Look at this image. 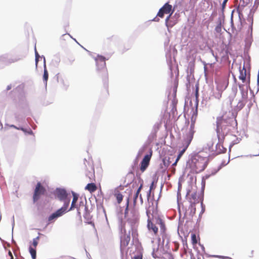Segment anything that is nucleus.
I'll list each match as a JSON object with an SVG mask.
<instances>
[{"instance_id": "obj_31", "label": "nucleus", "mask_w": 259, "mask_h": 259, "mask_svg": "<svg viewBox=\"0 0 259 259\" xmlns=\"http://www.w3.org/2000/svg\"><path fill=\"white\" fill-rule=\"evenodd\" d=\"M200 206H201V211L199 213V217L198 219L197 220L196 225H198L199 226V223L201 221L202 215L204 213L205 211V205L203 202V198L202 199V200L200 202Z\"/></svg>"}, {"instance_id": "obj_3", "label": "nucleus", "mask_w": 259, "mask_h": 259, "mask_svg": "<svg viewBox=\"0 0 259 259\" xmlns=\"http://www.w3.org/2000/svg\"><path fill=\"white\" fill-rule=\"evenodd\" d=\"M129 198H127L126 202V208L124 210V218L126 220L125 224L130 226V228L132 230L133 235L137 233V228L139 223V213L138 210L133 207L129 214L128 209Z\"/></svg>"}, {"instance_id": "obj_30", "label": "nucleus", "mask_w": 259, "mask_h": 259, "mask_svg": "<svg viewBox=\"0 0 259 259\" xmlns=\"http://www.w3.org/2000/svg\"><path fill=\"white\" fill-rule=\"evenodd\" d=\"M23 114H20L18 113H15L14 114L15 118L17 121L20 123H23L25 121V117L28 115H26L24 113Z\"/></svg>"}, {"instance_id": "obj_23", "label": "nucleus", "mask_w": 259, "mask_h": 259, "mask_svg": "<svg viewBox=\"0 0 259 259\" xmlns=\"http://www.w3.org/2000/svg\"><path fill=\"white\" fill-rule=\"evenodd\" d=\"M239 79L241 80L242 82H245L247 80V77L248 76L246 75V70L245 69V67L244 64L243 66L242 69H241V66L239 67Z\"/></svg>"}, {"instance_id": "obj_50", "label": "nucleus", "mask_w": 259, "mask_h": 259, "mask_svg": "<svg viewBox=\"0 0 259 259\" xmlns=\"http://www.w3.org/2000/svg\"><path fill=\"white\" fill-rule=\"evenodd\" d=\"M191 242L193 244L197 243V239L196 235L194 233H192L191 235Z\"/></svg>"}, {"instance_id": "obj_63", "label": "nucleus", "mask_w": 259, "mask_h": 259, "mask_svg": "<svg viewBox=\"0 0 259 259\" xmlns=\"http://www.w3.org/2000/svg\"><path fill=\"white\" fill-rule=\"evenodd\" d=\"M220 170H219V167H218L217 169H213L212 170L211 172V176H214L216 175Z\"/></svg>"}, {"instance_id": "obj_7", "label": "nucleus", "mask_w": 259, "mask_h": 259, "mask_svg": "<svg viewBox=\"0 0 259 259\" xmlns=\"http://www.w3.org/2000/svg\"><path fill=\"white\" fill-rule=\"evenodd\" d=\"M18 107L22 110L23 113L26 115L31 114V111L29 107L28 103L26 100V97L23 93H20L18 96Z\"/></svg>"}, {"instance_id": "obj_13", "label": "nucleus", "mask_w": 259, "mask_h": 259, "mask_svg": "<svg viewBox=\"0 0 259 259\" xmlns=\"http://www.w3.org/2000/svg\"><path fill=\"white\" fill-rule=\"evenodd\" d=\"M253 41V36L251 34H246L245 38V46L244 48V55L247 56L250 58L249 51Z\"/></svg>"}, {"instance_id": "obj_56", "label": "nucleus", "mask_w": 259, "mask_h": 259, "mask_svg": "<svg viewBox=\"0 0 259 259\" xmlns=\"http://www.w3.org/2000/svg\"><path fill=\"white\" fill-rule=\"evenodd\" d=\"M195 94L196 97H197V96H198V95H199V83L198 82H197L195 84Z\"/></svg>"}, {"instance_id": "obj_58", "label": "nucleus", "mask_w": 259, "mask_h": 259, "mask_svg": "<svg viewBox=\"0 0 259 259\" xmlns=\"http://www.w3.org/2000/svg\"><path fill=\"white\" fill-rule=\"evenodd\" d=\"M247 21L251 24L253 23V16L252 14H248V17L247 19Z\"/></svg>"}, {"instance_id": "obj_64", "label": "nucleus", "mask_w": 259, "mask_h": 259, "mask_svg": "<svg viewBox=\"0 0 259 259\" xmlns=\"http://www.w3.org/2000/svg\"><path fill=\"white\" fill-rule=\"evenodd\" d=\"M132 259H143L142 255L140 254H135Z\"/></svg>"}, {"instance_id": "obj_41", "label": "nucleus", "mask_w": 259, "mask_h": 259, "mask_svg": "<svg viewBox=\"0 0 259 259\" xmlns=\"http://www.w3.org/2000/svg\"><path fill=\"white\" fill-rule=\"evenodd\" d=\"M232 90V92L233 93V95L232 96H229V97L230 104H232V102L233 100V98L236 95V94L237 93V88L236 86H233Z\"/></svg>"}, {"instance_id": "obj_39", "label": "nucleus", "mask_w": 259, "mask_h": 259, "mask_svg": "<svg viewBox=\"0 0 259 259\" xmlns=\"http://www.w3.org/2000/svg\"><path fill=\"white\" fill-rule=\"evenodd\" d=\"M137 176L138 177V179L139 180V181L140 182H141V184H140V186L139 187V188L137 189L136 193L139 194H140V192L141 191V190H142V188H143V181L142 180V179L140 177V175L138 174V172H137Z\"/></svg>"}, {"instance_id": "obj_52", "label": "nucleus", "mask_w": 259, "mask_h": 259, "mask_svg": "<svg viewBox=\"0 0 259 259\" xmlns=\"http://www.w3.org/2000/svg\"><path fill=\"white\" fill-rule=\"evenodd\" d=\"M164 14L165 13H164L163 10L161 9V8H160L157 14V16L162 18L164 17Z\"/></svg>"}, {"instance_id": "obj_43", "label": "nucleus", "mask_w": 259, "mask_h": 259, "mask_svg": "<svg viewBox=\"0 0 259 259\" xmlns=\"http://www.w3.org/2000/svg\"><path fill=\"white\" fill-rule=\"evenodd\" d=\"M189 210H190L189 215L192 218L196 213V207L191 206L189 205Z\"/></svg>"}, {"instance_id": "obj_5", "label": "nucleus", "mask_w": 259, "mask_h": 259, "mask_svg": "<svg viewBox=\"0 0 259 259\" xmlns=\"http://www.w3.org/2000/svg\"><path fill=\"white\" fill-rule=\"evenodd\" d=\"M109 59V58H106L103 55H98L95 58L97 70L102 72V77L104 87L108 91V73L106 68L105 61Z\"/></svg>"}, {"instance_id": "obj_54", "label": "nucleus", "mask_w": 259, "mask_h": 259, "mask_svg": "<svg viewBox=\"0 0 259 259\" xmlns=\"http://www.w3.org/2000/svg\"><path fill=\"white\" fill-rule=\"evenodd\" d=\"M160 228V232L161 233H164V232H166V226L165 225V223H163L162 224L159 225Z\"/></svg>"}, {"instance_id": "obj_37", "label": "nucleus", "mask_w": 259, "mask_h": 259, "mask_svg": "<svg viewBox=\"0 0 259 259\" xmlns=\"http://www.w3.org/2000/svg\"><path fill=\"white\" fill-rule=\"evenodd\" d=\"M34 52H35V67H36V69H37L38 61H39V59L43 58V57H41V56L39 55V54H38V52L36 50V47H34Z\"/></svg>"}, {"instance_id": "obj_49", "label": "nucleus", "mask_w": 259, "mask_h": 259, "mask_svg": "<svg viewBox=\"0 0 259 259\" xmlns=\"http://www.w3.org/2000/svg\"><path fill=\"white\" fill-rule=\"evenodd\" d=\"M197 199H198V198H197ZM187 200L189 202L190 206H191L196 207V204L198 203V200H197V201L193 200V201H192V200H191V198H189L188 199H187Z\"/></svg>"}, {"instance_id": "obj_16", "label": "nucleus", "mask_w": 259, "mask_h": 259, "mask_svg": "<svg viewBox=\"0 0 259 259\" xmlns=\"http://www.w3.org/2000/svg\"><path fill=\"white\" fill-rule=\"evenodd\" d=\"M9 54H4L0 56V68H3L5 65L16 62L18 59L9 58Z\"/></svg>"}, {"instance_id": "obj_10", "label": "nucleus", "mask_w": 259, "mask_h": 259, "mask_svg": "<svg viewBox=\"0 0 259 259\" xmlns=\"http://www.w3.org/2000/svg\"><path fill=\"white\" fill-rule=\"evenodd\" d=\"M225 139V135H222L221 136V142L219 141V143L217 144L215 146V152H213L211 154L208 155V158L212 159L217 155L222 154L225 153L227 152V148L223 146V143Z\"/></svg>"}, {"instance_id": "obj_36", "label": "nucleus", "mask_w": 259, "mask_h": 259, "mask_svg": "<svg viewBox=\"0 0 259 259\" xmlns=\"http://www.w3.org/2000/svg\"><path fill=\"white\" fill-rule=\"evenodd\" d=\"M84 189L90 192H94L96 190V185L94 183H89L86 185Z\"/></svg>"}, {"instance_id": "obj_59", "label": "nucleus", "mask_w": 259, "mask_h": 259, "mask_svg": "<svg viewBox=\"0 0 259 259\" xmlns=\"http://www.w3.org/2000/svg\"><path fill=\"white\" fill-rule=\"evenodd\" d=\"M252 31H253V24L252 23H250V25H249V27H248V29L247 31V33L246 34H252Z\"/></svg>"}, {"instance_id": "obj_19", "label": "nucleus", "mask_w": 259, "mask_h": 259, "mask_svg": "<svg viewBox=\"0 0 259 259\" xmlns=\"http://www.w3.org/2000/svg\"><path fill=\"white\" fill-rule=\"evenodd\" d=\"M160 127V124L157 122L155 123L153 125L152 131L148 137V141L150 143L153 142L154 140L156 139L157 136V133L159 130Z\"/></svg>"}, {"instance_id": "obj_46", "label": "nucleus", "mask_w": 259, "mask_h": 259, "mask_svg": "<svg viewBox=\"0 0 259 259\" xmlns=\"http://www.w3.org/2000/svg\"><path fill=\"white\" fill-rule=\"evenodd\" d=\"M161 235L162 236V243L163 244L165 239H167L166 244H168L169 242V239L167 238V235L166 233V232L164 233H161Z\"/></svg>"}, {"instance_id": "obj_25", "label": "nucleus", "mask_w": 259, "mask_h": 259, "mask_svg": "<svg viewBox=\"0 0 259 259\" xmlns=\"http://www.w3.org/2000/svg\"><path fill=\"white\" fill-rule=\"evenodd\" d=\"M238 87L241 92L242 100H247L248 99V92L245 89V84L238 83Z\"/></svg>"}, {"instance_id": "obj_2", "label": "nucleus", "mask_w": 259, "mask_h": 259, "mask_svg": "<svg viewBox=\"0 0 259 259\" xmlns=\"http://www.w3.org/2000/svg\"><path fill=\"white\" fill-rule=\"evenodd\" d=\"M200 151L189 156L190 158L187 162V167L191 169L190 172L199 173L203 171L207 167L210 158L208 156H202L199 154Z\"/></svg>"}, {"instance_id": "obj_29", "label": "nucleus", "mask_w": 259, "mask_h": 259, "mask_svg": "<svg viewBox=\"0 0 259 259\" xmlns=\"http://www.w3.org/2000/svg\"><path fill=\"white\" fill-rule=\"evenodd\" d=\"M161 9L163 10L164 13L165 14H169L171 12H174V10H172V6L169 4L168 2L165 3L164 5L161 7Z\"/></svg>"}, {"instance_id": "obj_28", "label": "nucleus", "mask_w": 259, "mask_h": 259, "mask_svg": "<svg viewBox=\"0 0 259 259\" xmlns=\"http://www.w3.org/2000/svg\"><path fill=\"white\" fill-rule=\"evenodd\" d=\"M183 144L184 146V148L181 151L179 152V154H178L177 157L176 159V162H177L180 160L181 157L183 155L184 153L185 152L186 149L188 148V147L190 145V144H187V141H184V140L183 141Z\"/></svg>"}, {"instance_id": "obj_8", "label": "nucleus", "mask_w": 259, "mask_h": 259, "mask_svg": "<svg viewBox=\"0 0 259 259\" xmlns=\"http://www.w3.org/2000/svg\"><path fill=\"white\" fill-rule=\"evenodd\" d=\"M172 13L173 12H171L170 14L166 17L165 20V25L167 27L168 32H170L171 31L170 29L177 24L180 17L179 14L176 13L172 16Z\"/></svg>"}, {"instance_id": "obj_62", "label": "nucleus", "mask_w": 259, "mask_h": 259, "mask_svg": "<svg viewBox=\"0 0 259 259\" xmlns=\"http://www.w3.org/2000/svg\"><path fill=\"white\" fill-rule=\"evenodd\" d=\"M206 182L204 179H202L201 181V191L205 190Z\"/></svg>"}, {"instance_id": "obj_34", "label": "nucleus", "mask_w": 259, "mask_h": 259, "mask_svg": "<svg viewBox=\"0 0 259 259\" xmlns=\"http://www.w3.org/2000/svg\"><path fill=\"white\" fill-rule=\"evenodd\" d=\"M236 11L238 14L240 24H242V25L243 26L245 24H246V21L243 17L242 12L239 10L238 8L237 9Z\"/></svg>"}, {"instance_id": "obj_44", "label": "nucleus", "mask_w": 259, "mask_h": 259, "mask_svg": "<svg viewBox=\"0 0 259 259\" xmlns=\"http://www.w3.org/2000/svg\"><path fill=\"white\" fill-rule=\"evenodd\" d=\"M6 126H8L10 127H12V128H15L16 130H20V131H21V130H24V127L22 126H17L14 124H7L6 123L5 124Z\"/></svg>"}, {"instance_id": "obj_42", "label": "nucleus", "mask_w": 259, "mask_h": 259, "mask_svg": "<svg viewBox=\"0 0 259 259\" xmlns=\"http://www.w3.org/2000/svg\"><path fill=\"white\" fill-rule=\"evenodd\" d=\"M24 130H21V131H22L25 134V135H34V133L30 127L25 128L24 127Z\"/></svg>"}, {"instance_id": "obj_51", "label": "nucleus", "mask_w": 259, "mask_h": 259, "mask_svg": "<svg viewBox=\"0 0 259 259\" xmlns=\"http://www.w3.org/2000/svg\"><path fill=\"white\" fill-rule=\"evenodd\" d=\"M192 189V185H189V186L186 190L187 192H186V197H185L186 199L189 198H188V196H189L190 195V194L191 192Z\"/></svg>"}, {"instance_id": "obj_15", "label": "nucleus", "mask_w": 259, "mask_h": 259, "mask_svg": "<svg viewBox=\"0 0 259 259\" xmlns=\"http://www.w3.org/2000/svg\"><path fill=\"white\" fill-rule=\"evenodd\" d=\"M147 147L144 145L138 151V153L136 157L134 159L133 161V163L132 165V168L133 169V171H132L131 173L133 174L134 171L138 168V163L139 159L142 156V154L146 150Z\"/></svg>"}, {"instance_id": "obj_38", "label": "nucleus", "mask_w": 259, "mask_h": 259, "mask_svg": "<svg viewBox=\"0 0 259 259\" xmlns=\"http://www.w3.org/2000/svg\"><path fill=\"white\" fill-rule=\"evenodd\" d=\"M193 110V113L191 117V123H193V124H195L196 118L198 115V110L197 108L194 110Z\"/></svg>"}, {"instance_id": "obj_48", "label": "nucleus", "mask_w": 259, "mask_h": 259, "mask_svg": "<svg viewBox=\"0 0 259 259\" xmlns=\"http://www.w3.org/2000/svg\"><path fill=\"white\" fill-rule=\"evenodd\" d=\"M230 160V157L229 156V160L227 163H225V160H223L222 161L221 163L220 164V165L218 166L219 170H221L223 167H224L225 166L227 165L229 163Z\"/></svg>"}, {"instance_id": "obj_32", "label": "nucleus", "mask_w": 259, "mask_h": 259, "mask_svg": "<svg viewBox=\"0 0 259 259\" xmlns=\"http://www.w3.org/2000/svg\"><path fill=\"white\" fill-rule=\"evenodd\" d=\"M247 100H239L238 104L235 108V111L236 112H238L241 110L245 106L246 101Z\"/></svg>"}, {"instance_id": "obj_17", "label": "nucleus", "mask_w": 259, "mask_h": 259, "mask_svg": "<svg viewBox=\"0 0 259 259\" xmlns=\"http://www.w3.org/2000/svg\"><path fill=\"white\" fill-rule=\"evenodd\" d=\"M156 183L157 181H152L150 186V189L147 193V200L149 203H151V205H153L154 204V193L151 194V190L155 188Z\"/></svg>"}, {"instance_id": "obj_45", "label": "nucleus", "mask_w": 259, "mask_h": 259, "mask_svg": "<svg viewBox=\"0 0 259 259\" xmlns=\"http://www.w3.org/2000/svg\"><path fill=\"white\" fill-rule=\"evenodd\" d=\"M245 83V86H246L245 90H246L247 91L248 90H250V89H251L250 86V75H249V77H247V80L246 81L244 82Z\"/></svg>"}, {"instance_id": "obj_47", "label": "nucleus", "mask_w": 259, "mask_h": 259, "mask_svg": "<svg viewBox=\"0 0 259 259\" xmlns=\"http://www.w3.org/2000/svg\"><path fill=\"white\" fill-rule=\"evenodd\" d=\"M188 198H191V200H193L194 201H197V198H199L198 197H197V191H195L193 193H192L190 196H188Z\"/></svg>"}, {"instance_id": "obj_14", "label": "nucleus", "mask_w": 259, "mask_h": 259, "mask_svg": "<svg viewBox=\"0 0 259 259\" xmlns=\"http://www.w3.org/2000/svg\"><path fill=\"white\" fill-rule=\"evenodd\" d=\"M61 209H58L54 212L50 214L47 221V224L46 227L49 226L50 224L54 223L59 217L62 216Z\"/></svg>"}, {"instance_id": "obj_27", "label": "nucleus", "mask_w": 259, "mask_h": 259, "mask_svg": "<svg viewBox=\"0 0 259 259\" xmlns=\"http://www.w3.org/2000/svg\"><path fill=\"white\" fill-rule=\"evenodd\" d=\"M72 194L73 195V200L68 210H72L74 209V208L76 207V202L77 201L78 198L79 197V195L73 191H72Z\"/></svg>"}, {"instance_id": "obj_18", "label": "nucleus", "mask_w": 259, "mask_h": 259, "mask_svg": "<svg viewBox=\"0 0 259 259\" xmlns=\"http://www.w3.org/2000/svg\"><path fill=\"white\" fill-rule=\"evenodd\" d=\"M225 16L224 13L222 12V13L220 14V16L218 19L217 22V25L215 27V31L217 33H221L222 31V28L225 22Z\"/></svg>"}, {"instance_id": "obj_6", "label": "nucleus", "mask_w": 259, "mask_h": 259, "mask_svg": "<svg viewBox=\"0 0 259 259\" xmlns=\"http://www.w3.org/2000/svg\"><path fill=\"white\" fill-rule=\"evenodd\" d=\"M47 193L46 188L41 185L40 182H37L33 194L32 200L34 203L38 201L41 195H46Z\"/></svg>"}, {"instance_id": "obj_21", "label": "nucleus", "mask_w": 259, "mask_h": 259, "mask_svg": "<svg viewBox=\"0 0 259 259\" xmlns=\"http://www.w3.org/2000/svg\"><path fill=\"white\" fill-rule=\"evenodd\" d=\"M149 213L150 212H149L148 210H147L146 214L148 217L147 225V228L149 231H152L154 233V234H156L158 233V228L151 221L149 215Z\"/></svg>"}, {"instance_id": "obj_9", "label": "nucleus", "mask_w": 259, "mask_h": 259, "mask_svg": "<svg viewBox=\"0 0 259 259\" xmlns=\"http://www.w3.org/2000/svg\"><path fill=\"white\" fill-rule=\"evenodd\" d=\"M162 188V185H161V186L160 192L159 194V197H158L157 200H156V207H154V204L153 205H151V206L152 207V212L151 213L152 219H155L156 224H157L159 225L164 222V221L163 220V219L161 218V215L159 213L158 210V200H159L160 197L161 196Z\"/></svg>"}, {"instance_id": "obj_24", "label": "nucleus", "mask_w": 259, "mask_h": 259, "mask_svg": "<svg viewBox=\"0 0 259 259\" xmlns=\"http://www.w3.org/2000/svg\"><path fill=\"white\" fill-rule=\"evenodd\" d=\"M195 69V60L193 59L190 61L188 63V68L187 69V77L188 78L189 76H191L192 75L194 76V72Z\"/></svg>"}, {"instance_id": "obj_33", "label": "nucleus", "mask_w": 259, "mask_h": 259, "mask_svg": "<svg viewBox=\"0 0 259 259\" xmlns=\"http://www.w3.org/2000/svg\"><path fill=\"white\" fill-rule=\"evenodd\" d=\"M213 143L212 141H210V142L207 143L206 144V146H204L202 148V149L200 151V152H204L205 150H208L209 151H211V152L213 151Z\"/></svg>"}, {"instance_id": "obj_60", "label": "nucleus", "mask_w": 259, "mask_h": 259, "mask_svg": "<svg viewBox=\"0 0 259 259\" xmlns=\"http://www.w3.org/2000/svg\"><path fill=\"white\" fill-rule=\"evenodd\" d=\"M212 256H213L214 257L219 258H222V259H231V258H230L228 256H225L220 255H212Z\"/></svg>"}, {"instance_id": "obj_11", "label": "nucleus", "mask_w": 259, "mask_h": 259, "mask_svg": "<svg viewBox=\"0 0 259 259\" xmlns=\"http://www.w3.org/2000/svg\"><path fill=\"white\" fill-rule=\"evenodd\" d=\"M195 124L193 123H191L190 127L188 131L186 132V134L184 136L183 140L187 141V144H190L191 141L193 140L195 131Z\"/></svg>"}, {"instance_id": "obj_53", "label": "nucleus", "mask_w": 259, "mask_h": 259, "mask_svg": "<svg viewBox=\"0 0 259 259\" xmlns=\"http://www.w3.org/2000/svg\"><path fill=\"white\" fill-rule=\"evenodd\" d=\"M194 180L195 183H196V177H194L193 176H190L189 178V180L188 182V185H192V183L193 181Z\"/></svg>"}, {"instance_id": "obj_1", "label": "nucleus", "mask_w": 259, "mask_h": 259, "mask_svg": "<svg viewBox=\"0 0 259 259\" xmlns=\"http://www.w3.org/2000/svg\"><path fill=\"white\" fill-rule=\"evenodd\" d=\"M216 132L218 140L221 142L222 135H225L230 132H233L237 128V122L236 118L232 114L230 117H218L217 118Z\"/></svg>"}, {"instance_id": "obj_22", "label": "nucleus", "mask_w": 259, "mask_h": 259, "mask_svg": "<svg viewBox=\"0 0 259 259\" xmlns=\"http://www.w3.org/2000/svg\"><path fill=\"white\" fill-rule=\"evenodd\" d=\"M41 57H43L44 63V73L42 75V80L45 87L46 88L47 85V81L49 78V72L47 69L46 58L44 55H42Z\"/></svg>"}, {"instance_id": "obj_57", "label": "nucleus", "mask_w": 259, "mask_h": 259, "mask_svg": "<svg viewBox=\"0 0 259 259\" xmlns=\"http://www.w3.org/2000/svg\"><path fill=\"white\" fill-rule=\"evenodd\" d=\"M163 163L164 165L166 167H167L169 165L170 163H171V161L170 160V158H168V159L167 160H166L165 159H163Z\"/></svg>"}, {"instance_id": "obj_4", "label": "nucleus", "mask_w": 259, "mask_h": 259, "mask_svg": "<svg viewBox=\"0 0 259 259\" xmlns=\"http://www.w3.org/2000/svg\"><path fill=\"white\" fill-rule=\"evenodd\" d=\"M117 218L118 222V227L120 234V249L121 255H122L123 249L125 248L129 244L131 239L130 233L131 231H132V230L131 228L128 231V233L127 234V231L125 229V222L123 219L122 212H118Z\"/></svg>"}, {"instance_id": "obj_20", "label": "nucleus", "mask_w": 259, "mask_h": 259, "mask_svg": "<svg viewBox=\"0 0 259 259\" xmlns=\"http://www.w3.org/2000/svg\"><path fill=\"white\" fill-rule=\"evenodd\" d=\"M57 197L61 201L69 198L66 190L64 188H58L56 189Z\"/></svg>"}, {"instance_id": "obj_26", "label": "nucleus", "mask_w": 259, "mask_h": 259, "mask_svg": "<svg viewBox=\"0 0 259 259\" xmlns=\"http://www.w3.org/2000/svg\"><path fill=\"white\" fill-rule=\"evenodd\" d=\"M70 199H71V197L69 196L68 198H67L63 201H61L62 202H64V204H63V206L59 209H61L62 214L63 215L69 211L68 210H67V209H68V207L70 204Z\"/></svg>"}, {"instance_id": "obj_55", "label": "nucleus", "mask_w": 259, "mask_h": 259, "mask_svg": "<svg viewBox=\"0 0 259 259\" xmlns=\"http://www.w3.org/2000/svg\"><path fill=\"white\" fill-rule=\"evenodd\" d=\"M228 0H223L222 4H221L222 10L221 11L224 13V9L226 8L227 3Z\"/></svg>"}, {"instance_id": "obj_12", "label": "nucleus", "mask_w": 259, "mask_h": 259, "mask_svg": "<svg viewBox=\"0 0 259 259\" xmlns=\"http://www.w3.org/2000/svg\"><path fill=\"white\" fill-rule=\"evenodd\" d=\"M152 150L150 149V153L144 155L140 162V170L142 172H144L149 166L150 160L152 156Z\"/></svg>"}, {"instance_id": "obj_40", "label": "nucleus", "mask_w": 259, "mask_h": 259, "mask_svg": "<svg viewBox=\"0 0 259 259\" xmlns=\"http://www.w3.org/2000/svg\"><path fill=\"white\" fill-rule=\"evenodd\" d=\"M38 236H37L36 238H33L32 240V245L34 247H36L38 244V241L40 239V236H45L44 234L38 233Z\"/></svg>"}, {"instance_id": "obj_35", "label": "nucleus", "mask_w": 259, "mask_h": 259, "mask_svg": "<svg viewBox=\"0 0 259 259\" xmlns=\"http://www.w3.org/2000/svg\"><path fill=\"white\" fill-rule=\"evenodd\" d=\"M117 189L116 188L115 190L114 196L116 197L117 202L119 204L122 202L123 196L120 192L117 191Z\"/></svg>"}, {"instance_id": "obj_61", "label": "nucleus", "mask_w": 259, "mask_h": 259, "mask_svg": "<svg viewBox=\"0 0 259 259\" xmlns=\"http://www.w3.org/2000/svg\"><path fill=\"white\" fill-rule=\"evenodd\" d=\"M29 252L30 254L31 255V253H36V250L35 247L34 248H32L31 246H29L28 248Z\"/></svg>"}]
</instances>
